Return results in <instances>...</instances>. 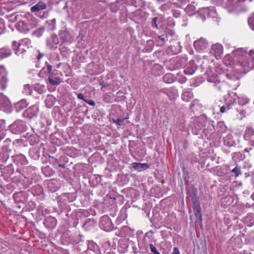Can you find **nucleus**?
Segmentation results:
<instances>
[{
  "label": "nucleus",
  "instance_id": "obj_55",
  "mask_svg": "<svg viewBox=\"0 0 254 254\" xmlns=\"http://www.w3.org/2000/svg\"><path fill=\"white\" fill-rule=\"evenodd\" d=\"M218 126L222 128V131L224 132L226 130L227 127L225 125L223 122H220L218 123Z\"/></svg>",
  "mask_w": 254,
  "mask_h": 254
},
{
  "label": "nucleus",
  "instance_id": "obj_21",
  "mask_svg": "<svg viewBox=\"0 0 254 254\" xmlns=\"http://www.w3.org/2000/svg\"><path fill=\"white\" fill-rule=\"evenodd\" d=\"M43 144L41 143L40 146L32 147L30 148L29 154L31 158L34 160H38L40 157V147Z\"/></svg>",
  "mask_w": 254,
  "mask_h": 254
},
{
  "label": "nucleus",
  "instance_id": "obj_15",
  "mask_svg": "<svg viewBox=\"0 0 254 254\" xmlns=\"http://www.w3.org/2000/svg\"><path fill=\"white\" fill-rule=\"evenodd\" d=\"M234 56L237 58L238 60L242 64V62H246L248 58L247 51L242 48L238 49L233 52Z\"/></svg>",
  "mask_w": 254,
  "mask_h": 254
},
{
  "label": "nucleus",
  "instance_id": "obj_23",
  "mask_svg": "<svg viewBox=\"0 0 254 254\" xmlns=\"http://www.w3.org/2000/svg\"><path fill=\"white\" fill-rule=\"evenodd\" d=\"M1 172L4 180H6L9 179L13 173L14 169L11 165H8L2 168Z\"/></svg>",
  "mask_w": 254,
  "mask_h": 254
},
{
  "label": "nucleus",
  "instance_id": "obj_37",
  "mask_svg": "<svg viewBox=\"0 0 254 254\" xmlns=\"http://www.w3.org/2000/svg\"><path fill=\"white\" fill-rule=\"evenodd\" d=\"M187 13L190 15L192 16L195 13V7L192 4H189L185 9Z\"/></svg>",
  "mask_w": 254,
  "mask_h": 254
},
{
  "label": "nucleus",
  "instance_id": "obj_11",
  "mask_svg": "<svg viewBox=\"0 0 254 254\" xmlns=\"http://www.w3.org/2000/svg\"><path fill=\"white\" fill-rule=\"evenodd\" d=\"M164 22L165 18L163 16L159 15L151 18L150 24L153 29H160L163 28Z\"/></svg>",
  "mask_w": 254,
  "mask_h": 254
},
{
  "label": "nucleus",
  "instance_id": "obj_48",
  "mask_svg": "<svg viewBox=\"0 0 254 254\" xmlns=\"http://www.w3.org/2000/svg\"><path fill=\"white\" fill-rule=\"evenodd\" d=\"M245 221V222H254V214L249 213L246 216Z\"/></svg>",
  "mask_w": 254,
  "mask_h": 254
},
{
  "label": "nucleus",
  "instance_id": "obj_60",
  "mask_svg": "<svg viewBox=\"0 0 254 254\" xmlns=\"http://www.w3.org/2000/svg\"><path fill=\"white\" fill-rule=\"evenodd\" d=\"M56 19H53L51 20V27L50 28L52 30H55V28H56Z\"/></svg>",
  "mask_w": 254,
  "mask_h": 254
},
{
  "label": "nucleus",
  "instance_id": "obj_7",
  "mask_svg": "<svg viewBox=\"0 0 254 254\" xmlns=\"http://www.w3.org/2000/svg\"><path fill=\"white\" fill-rule=\"evenodd\" d=\"M242 66L246 71L254 69V49L249 51L248 58H246V62H242Z\"/></svg>",
  "mask_w": 254,
  "mask_h": 254
},
{
  "label": "nucleus",
  "instance_id": "obj_22",
  "mask_svg": "<svg viewBox=\"0 0 254 254\" xmlns=\"http://www.w3.org/2000/svg\"><path fill=\"white\" fill-rule=\"evenodd\" d=\"M62 43H69L72 41L71 36L66 30L61 31L59 34Z\"/></svg>",
  "mask_w": 254,
  "mask_h": 254
},
{
  "label": "nucleus",
  "instance_id": "obj_50",
  "mask_svg": "<svg viewBox=\"0 0 254 254\" xmlns=\"http://www.w3.org/2000/svg\"><path fill=\"white\" fill-rule=\"evenodd\" d=\"M232 172L234 174L236 177H238L241 173L240 168L236 166L232 170Z\"/></svg>",
  "mask_w": 254,
  "mask_h": 254
},
{
  "label": "nucleus",
  "instance_id": "obj_39",
  "mask_svg": "<svg viewBox=\"0 0 254 254\" xmlns=\"http://www.w3.org/2000/svg\"><path fill=\"white\" fill-rule=\"evenodd\" d=\"M190 108L191 110V111L194 113L200 108V105L199 103L198 100H193L190 105Z\"/></svg>",
  "mask_w": 254,
  "mask_h": 254
},
{
  "label": "nucleus",
  "instance_id": "obj_43",
  "mask_svg": "<svg viewBox=\"0 0 254 254\" xmlns=\"http://www.w3.org/2000/svg\"><path fill=\"white\" fill-rule=\"evenodd\" d=\"M163 80L167 83H171L174 81V77L171 73L166 74L163 77Z\"/></svg>",
  "mask_w": 254,
  "mask_h": 254
},
{
  "label": "nucleus",
  "instance_id": "obj_32",
  "mask_svg": "<svg viewBox=\"0 0 254 254\" xmlns=\"http://www.w3.org/2000/svg\"><path fill=\"white\" fill-rule=\"evenodd\" d=\"M225 77H227L228 79H232V77L230 76V75L228 73H220L219 74H217L216 79L214 81H212L213 82L216 83H219L221 81H225Z\"/></svg>",
  "mask_w": 254,
  "mask_h": 254
},
{
  "label": "nucleus",
  "instance_id": "obj_54",
  "mask_svg": "<svg viewBox=\"0 0 254 254\" xmlns=\"http://www.w3.org/2000/svg\"><path fill=\"white\" fill-rule=\"evenodd\" d=\"M172 13L173 15L176 18H178L181 15L180 11L177 9L172 10Z\"/></svg>",
  "mask_w": 254,
  "mask_h": 254
},
{
  "label": "nucleus",
  "instance_id": "obj_20",
  "mask_svg": "<svg viewBox=\"0 0 254 254\" xmlns=\"http://www.w3.org/2000/svg\"><path fill=\"white\" fill-rule=\"evenodd\" d=\"M11 158L14 163L17 165H26L28 164V161L26 157L22 154L11 155Z\"/></svg>",
  "mask_w": 254,
  "mask_h": 254
},
{
  "label": "nucleus",
  "instance_id": "obj_46",
  "mask_svg": "<svg viewBox=\"0 0 254 254\" xmlns=\"http://www.w3.org/2000/svg\"><path fill=\"white\" fill-rule=\"evenodd\" d=\"M24 92L27 95H31L32 93V89L31 86H30L29 84L25 85Z\"/></svg>",
  "mask_w": 254,
  "mask_h": 254
},
{
  "label": "nucleus",
  "instance_id": "obj_38",
  "mask_svg": "<svg viewBox=\"0 0 254 254\" xmlns=\"http://www.w3.org/2000/svg\"><path fill=\"white\" fill-rule=\"evenodd\" d=\"M212 50L215 54L220 55L223 53V46L221 44L217 43L212 46Z\"/></svg>",
  "mask_w": 254,
  "mask_h": 254
},
{
  "label": "nucleus",
  "instance_id": "obj_6",
  "mask_svg": "<svg viewBox=\"0 0 254 254\" xmlns=\"http://www.w3.org/2000/svg\"><path fill=\"white\" fill-rule=\"evenodd\" d=\"M27 127L24 122L22 120H17L9 126L10 131L14 134H20L25 132Z\"/></svg>",
  "mask_w": 254,
  "mask_h": 254
},
{
  "label": "nucleus",
  "instance_id": "obj_27",
  "mask_svg": "<svg viewBox=\"0 0 254 254\" xmlns=\"http://www.w3.org/2000/svg\"><path fill=\"white\" fill-rule=\"evenodd\" d=\"M46 8V4L43 1H39L36 5L33 6L31 8L32 12L39 11L41 10L45 9Z\"/></svg>",
  "mask_w": 254,
  "mask_h": 254
},
{
  "label": "nucleus",
  "instance_id": "obj_28",
  "mask_svg": "<svg viewBox=\"0 0 254 254\" xmlns=\"http://www.w3.org/2000/svg\"><path fill=\"white\" fill-rule=\"evenodd\" d=\"M49 83L52 85H59L62 81V79L59 77H55L52 73L48 78Z\"/></svg>",
  "mask_w": 254,
  "mask_h": 254
},
{
  "label": "nucleus",
  "instance_id": "obj_36",
  "mask_svg": "<svg viewBox=\"0 0 254 254\" xmlns=\"http://www.w3.org/2000/svg\"><path fill=\"white\" fill-rule=\"evenodd\" d=\"M100 228L106 232H110L114 229L113 223H101Z\"/></svg>",
  "mask_w": 254,
  "mask_h": 254
},
{
  "label": "nucleus",
  "instance_id": "obj_59",
  "mask_svg": "<svg viewBox=\"0 0 254 254\" xmlns=\"http://www.w3.org/2000/svg\"><path fill=\"white\" fill-rule=\"evenodd\" d=\"M227 199V202L229 203V205L231 204L232 201H233V199L231 196H226L224 198V200H225Z\"/></svg>",
  "mask_w": 254,
  "mask_h": 254
},
{
  "label": "nucleus",
  "instance_id": "obj_18",
  "mask_svg": "<svg viewBox=\"0 0 254 254\" xmlns=\"http://www.w3.org/2000/svg\"><path fill=\"white\" fill-rule=\"evenodd\" d=\"M212 12L208 7L200 8L197 10V17L203 21L210 16Z\"/></svg>",
  "mask_w": 254,
  "mask_h": 254
},
{
  "label": "nucleus",
  "instance_id": "obj_64",
  "mask_svg": "<svg viewBox=\"0 0 254 254\" xmlns=\"http://www.w3.org/2000/svg\"><path fill=\"white\" fill-rule=\"evenodd\" d=\"M77 97L78 99H80V100H83L84 102H85V100H86L85 98H84V96L83 95V94L82 93H78L77 94Z\"/></svg>",
  "mask_w": 254,
  "mask_h": 254
},
{
  "label": "nucleus",
  "instance_id": "obj_41",
  "mask_svg": "<svg viewBox=\"0 0 254 254\" xmlns=\"http://www.w3.org/2000/svg\"><path fill=\"white\" fill-rule=\"evenodd\" d=\"M44 31H45L44 27H40L33 32L32 35L36 37L39 38L43 35Z\"/></svg>",
  "mask_w": 254,
  "mask_h": 254
},
{
  "label": "nucleus",
  "instance_id": "obj_34",
  "mask_svg": "<svg viewBox=\"0 0 254 254\" xmlns=\"http://www.w3.org/2000/svg\"><path fill=\"white\" fill-rule=\"evenodd\" d=\"M27 141L31 145H35L39 142L40 138L36 134H32L27 138Z\"/></svg>",
  "mask_w": 254,
  "mask_h": 254
},
{
  "label": "nucleus",
  "instance_id": "obj_3",
  "mask_svg": "<svg viewBox=\"0 0 254 254\" xmlns=\"http://www.w3.org/2000/svg\"><path fill=\"white\" fill-rule=\"evenodd\" d=\"M200 64V67L202 71H204L205 73L208 76H213V68L214 64L212 60H209L205 57L197 61Z\"/></svg>",
  "mask_w": 254,
  "mask_h": 254
},
{
  "label": "nucleus",
  "instance_id": "obj_5",
  "mask_svg": "<svg viewBox=\"0 0 254 254\" xmlns=\"http://www.w3.org/2000/svg\"><path fill=\"white\" fill-rule=\"evenodd\" d=\"M13 198L15 203V208L17 211L23 210L25 204L27 201V198L25 194L22 191L14 193Z\"/></svg>",
  "mask_w": 254,
  "mask_h": 254
},
{
  "label": "nucleus",
  "instance_id": "obj_17",
  "mask_svg": "<svg viewBox=\"0 0 254 254\" xmlns=\"http://www.w3.org/2000/svg\"><path fill=\"white\" fill-rule=\"evenodd\" d=\"M195 49L198 51L205 49L208 46V43L205 39L203 38L195 41L193 44Z\"/></svg>",
  "mask_w": 254,
  "mask_h": 254
},
{
  "label": "nucleus",
  "instance_id": "obj_63",
  "mask_svg": "<svg viewBox=\"0 0 254 254\" xmlns=\"http://www.w3.org/2000/svg\"><path fill=\"white\" fill-rule=\"evenodd\" d=\"M172 254H180L179 249L177 247L174 248Z\"/></svg>",
  "mask_w": 254,
  "mask_h": 254
},
{
  "label": "nucleus",
  "instance_id": "obj_42",
  "mask_svg": "<svg viewBox=\"0 0 254 254\" xmlns=\"http://www.w3.org/2000/svg\"><path fill=\"white\" fill-rule=\"evenodd\" d=\"M185 59L184 58H177L176 61L175 63V66L177 68H181L184 66H185L186 63H185Z\"/></svg>",
  "mask_w": 254,
  "mask_h": 254
},
{
  "label": "nucleus",
  "instance_id": "obj_4",
  "mask_svg": "<svg viewBox=\"0 0 254 254\" xmlns=\"http://www.w3.org/2000/svg\"><path fill=\"white\" fill-rule=\"evenodd\" d=\"M246 0H228L226 5L228 8L229 12H239L242 11H245L246 8L244 6V2ZM253 0H249L252 1Z\"/></svg>",
  "mask_w": 254,
  "mask_h": 254
},
{
  "label": "nucleus",
  "instance_id": "obj_47",
  "mask_svg": "<svg viewBox=\"0 0 254 254\" xmlns=\"http://www.w3.org/2000/svg\"><path fill=\"white\" fill-rule=\"evenodd\" d=\"M46 64H47V67L46 68L45 67H44L43 68H42V69L40 71V73H42L43 72H48V73H51V72L52 70V69H53V66L47 63Z\"/></svg>",
  "mask_w": 254,
  "mask_h": 254
},
{
  "label": "nucleus",
  "instance_id": "obj_14",
  "mask_svg": "<svg viewBox=\"0 0 254 254\" xmlns=\"http://www.w3.org/2000/svg\"><path fill=\"white\" fill-rule=\"evenodd\" d=\"M236 99L231 97H228L225 104L220 108V111L224 113L228 111L233 109V107L236 105Z\"/></svg>",
  "mask_w": 254,
  "mask_h": 254
},
{
  "label": "nucleus",
  "instance_id": "obj_52",
  "mask_svg": "<svg viewBox=\"0 0 254 254\" xmlns=\"http://www.w3.org/2000/svg\"><path fill=\"white\" fill-rule=\"evenodd\" d=\"M45 222H55L57 220L55 217L49 215L45 217Z\"/></svg>",
  "mask_w": 254,
  "mask_h": 254
},
{
  "label": "nucleus",
  "instance_id": "obj_49",
  "mask_svg": "<svg viewBox=\"0 0 254 254\" xmlns=\"http://www.w3.org/2000/svg\"><path fill=\"white\" fill-rule=\"evenodd\" d=\"M249 100L247 98H239V104L241 106H244L248 103Z\"/></svg>",
  "mask_w": 254,
  "mask_h": 254
},
{
  "label": "nucleus",
  "instance_id": "obj_53",
  "mask_svg": "<svg viewBox=\"0 0 254 254\" xmlns=\"http://www.w3.org/2000/svg\"><path fill=\"white\" fill-rule=\"evenodd\" d=\"M149 247L150 248L151 252L153 253L154 254H160V253L156 248V247L152 244H150L149 245Z\"/></svg>",
  "mask_w": 254,
  "mask_h": 254
},
{
  "label": "nucleus",
  "instance_id": "obj_29",
  "mask_svg": "<svg viewBox=\"0 0 254 254\" xmlns=\"http://www.w3.org/2000/svg\"><path fill=\"white\" fill-rule=\"evenodd\" d=\"M56 99L52 95H48L45 101L46 106L48 108H52L55 104Z\"/></svg>",
  "mask_w": 254,
  "mask_h": 254
},
{
  "label": "nucleus",
  "instance_id": "obj_30",
  "mask_svg": "<svg viewBox=\"0 0 254 254\" xmlns=\"http://www.w3.org/2000/svg\"><path fill=\"white\" fill-rule=\"evenodd\" d=\"M193 97V94L191 91H186L182 94V99L185 102H189Z\"/></svg>",
  "mask_w": 254,
  "mask_h": 254
},
{
  "label": "nucleus",
  "instance_id": "obj_44",
  "mask_svg": "<svg viewBox=\"0 0 254 254\" xmlns=\"http://www.w3.org/2000/svg\"><path fill=\"white\" fill-rule=\"evenodd\" d=\"M119 0H117L115 2H113L110 5V9L113 12H116L119 9L118 5Z\"/></svg>",
  "mask_w": 254,
  "mask_h": 254
},
{
  "label": "nucleus",
  "instance_id": "obj_61",
  "mask_svg": "<svg viewBox=\"0 0 254 254\" xmlns=\"http://www.w3.org/2000/svg\"><path fill=\"white\" fill-rule=\"evenodd\" d=\"M85 102L86 103H87V104H88L89 105H91V106H94L95 105V102L93 100H87V99H86L85 100Z\"/></svg>",
  "mask_w": 254,
  "mask_h": 254
},
{
  "label": "nucleus",
  "instance_id": "obj_2",
  "mask_svg": "<svg viewBox=\"0 0 254 254\" xmlns=\"http://www.w3.org/2000/svg\"><path fill=\"white\" fill-rule=\"evenodd\" d=\"M192 193L190 194L193 205V210L194 213L195 218L194 222H201V208L200 206V203L198 198L196 197L197 193V190L196 188H193L192 190Z\"/></svg>",
  "mask_w": 254,
  "mask_h": 254
},
{
  "label": "nucleus",
  "instance_id": "obj_31",
  "mask_svg": "<svg viewBox=\"0 0 254 254\" xmlns=\"http://www.w3.org/2000/svg\"><path fill=\"white\" fill-rule=\"evenodd\" d=\"M10 104V103L8 98L2 93H0V105L2 107H8Z\"/></svg>",
  "mask_w": 254,
  "mask_h": 254
},
{
  "label": "nucleus",
  "instance_id": "obj_33",
  "mask_svg": "<svg viewBox=\"0 0 254 254\" xmlns=\"http://www.w3.org/2000/svg\"><path fill=\"white\" fill-rule=\"evenodd\" d=\"M254 135V130L253 128L247 127L244 134L245 140H250L251 137Z\"/></svg>",
  "mask_w": 254,
  "mask_h": 254
},
{
  "label": "nucleus",
  "instance_id": "obj_10",
  "mask_svg": "<svg viewBox=\"0 0 254 254\" xmlns=\"http://www.w3.org/2000/svg\"><path fill=\"white\" fill-rule=\"evenodd\" d=\"M12 47L15 54L19 57L23 58L26 56L27 51L26 49L22 47V45L17 41H14L12 43Z\"/></svg>",
  "mask_w": 254,
  "mask_h": 254
},
{
  "label": "nucleus",
  "instance_id": "obj_58",
  "mask_svg": "<svg viewBox=\"0 0 254 254\" xmlns=\"http://www.w3.org/2000/svg\"><path fill=\"white\" fill-rule=\"evenodd\" d=\"M100 85L102 86V88H104L110 86L111 83L103 80L100 82Z\"/></svg>",
  "mask_w": 254,
  "mask_h": 254
},
{
  "label": "nucleus",
  "instance_id": "obj_19",
  "mask_svg": "<svg viewBox=\"0 0 254 254\" xmlns=\"http://www.w3.org/2000/svg\"><path fill=\"white\" fill-rule=\"evenodd\" d=\"M197 67L198 66L195 62L193 60H191L184 69V72L185 74L192 75L196 71Z\"/></svg>",
  "mask_w": 254,
  "mask_h": 254
},
{
  "label": "nucleus",
  "instance_id": "obj_1",
  "mask_svg": "<svg viewBox=\"0 0 254 254\" xmlns=\"http://www.w3.org/2000/svg\"><path fill=\"white\" fill-rule=\"evenodd\" d=\"M192 121L190 123V127L194 134L197 135L202 127L206 125L207 119L205 115H200L199 117H194L192 118Z\"/></svg>",
  "mask_w": 254,
  "mask_h": 254
},
{
  "label": "nucleus",
  "instance_id": "obj_26",
  "mask_svg": "<svg viewBox=\"0 0 254 254\" xmlns=\"http://www.w3.org/2000/svg\"><path fill=\"white\" fill-rule=\"evenodd\" d=\"M28 104L25 99H22L20 101L16 103L15 105V111L19 112L28 106Z\"/></svg>",
  "mask_w": 254,
  "mask_h": 254
},
{
  "label": "nucleus",
  "instance_id": "obj_57",
  "mask_svg": "<svg viewBox=\"0 0 254 254\" xmlns=\"http://www.w3.org/2000/svg\"><path fill=\"white\" fill-rule=\"evenodd\" d=\"M6 135V130L0 131V141L4 139Z\"/></svg>",
  "mask_w": 254,
  "mask_h": 254
},
{
  "label": "nucleus",
  "instance_id": "obj_51",
  "mask_svg": "<svg viewBox=\"0 0 254 254\" xmlns=\"http://www.w3.org/2000/svg\"><path fill=\"white\" fill-rule=\"evenodd\" d=\"M126 118L124 119H113V122L114 123H116L117 125L119 126H122L123 125V122Z\"/></svg>",
  "mask_w": 254,
  "mask_h": 254
},
{
  "label": "nucleus",
  "instance_id": "obj_16",
  "mask_svg": "<svg viewBox=\"0 0 254 254\" xmlns=\"http://www.w3.org/2000/svg\"><path fill=\"white\" fill-rule=\"evenodd\" d=\"M7 71L3 65H0V76L1 79L0 80L1 84V88L4 90L6 87L8 78L6 77Z\"/></svg>",
  "mask_w": 254,
  "mask_h": 254
},
{
  "label": "nucleus",
  "instance_id": "obj_56",
  "mask_svg": "<svg viewBox=\"0 0 254 254\" xmlns=\"http://www.w3.org/2000/svg\"><path fill=\"white\" fill-rule=\"evenodd\" d=\"M5 121L0 120V131L1 130H6L5 129Z\"/></svg>",
  "mask_w": 254,
  "mask_h": 254
},
{
  "label": "nucleus",
  "instance_id": "obj_25",
  "mask_svg": "<svg viewBox=\"0 0 254 254\" xmlns=\"http://www.w3.org/2000/svg\"><path fill=\"white\" fill-rule=\"evenodd\" d=\"M12 54L11 50L7 47H3L0 49V60L10 56Z\"/></svg>",
  "mask_w": 254,
  "mask_h": 254
},
{
  "label": "nucleus",
  "instance_id": "obj_45",
  "mask_svg": "<svg viewBox=\"0 0 254 254\" xmlns=\"http://www.w3.org/2000/svg\"><path fill=\"white\" fill-rule=\"evenodd\" d=\"M248 21L251 29L254 30V12L248 18Z\"/></svg>",
  "mask_w": 254,
  "mask_h": 254
},
{
  "label": "nucleus",
  "instance_id": "obj_12",
  "mask_svg": "<svg viewBox=\"0 0 254 254\" xmlns=\"http://www.w3.org/2000/svg\"><path fill=\"white\" fill-rule=\"evenodd\" d=\"M59 39L56 34H52L48 37L46 41L47 47L50 50H54L58 48V45L59 44Z\"/></svg>",
  "mask_w": 254,
  "mask_h": 254
},
{
  "label": "nucleus",
  "instance_id": "obj_13",
  "mask_svg": "<svg viewBox=\"0 0 254 254\" xmlns=\"http://www.w3.org/2000/svg\"><path fill=\"white\" fill-rule=\"evenodd\" d=\"M160 92L165 94L171 100L176 99L178 96L177 89L174 87L169 88H163L160 90Z\"/></svg>",
  "mask_w": 254,
  "mask_h": 254
},
{
  "label": "nucleus",
  "instance_id": "obj_9",
  "mask_svg": "<svg viewBox=\"0 0 254 254\" xmlns=\"http://www.w3.org/2000/svg\"><path fill=\"white\" fill-rule=\"evenodd\" d=\"M12 149L8 145H3L0 150V162L4 163L7 161L12 155Z\"/></svg>",
  "mask_w": 254,
  "mask_h": 254
},
{
  "label": "nucleus",
  "instance_id": "obj_8",
  "mask_svg": "<svg viewBox=\"0 0 254 254\" xmlns=\"http://www.w3.org/2000/svg\"><path fill=\"white\" fill-rule=\"evenodd\" d=\"M39 113V107L34 105L27 109L23 113V117L29 120L36 118Z\"/></svg>",
  "mask_w": 254,
  "mask_h": 254
},
{
  "label": "nucleus",
  "instance_id": "obj_40",
  "mask_svg": "<svg viewBox=\"0 0 254 254\" xmlns=\"http://www.w3.org/2000/svg\"><path fill=\"white\" fill-rule=\"evenodd\" d=\"M168 35L166 33L163 34L162 35L159 36L158 37V43L160 42V44H159L160 46H163L166 42V41L168 40Z\"/></svg>",
  "mask_w": 254,
  "mask_h": 254
},
{
  "label": "nucleus",
  "instance_id": "obj_24",
  "mask_svg": "<svg viewBox=\"0 0 254 254\" xmlns=\"http://www.w3.org/2000/svg\"><path fill=\"white\" fill-rule=\"evenodd\" d=\"M132 168L139 172L146 170L150 168V165L147 163H132L131 164Z\"/></svg>",
  "mask_w": 254,
  "mask_h": 254
},
{
  "label": "nucleus",
  "instance_id": "obj_35",
  "mask_svg": "<svg viewBox=\"0 0 254 254\" xmlns=\"http://www.w3.org/2000/svg\"><path fill=\"white\" fill-rule=\"evenodd\" d=\"M224 144L229 147L232 146L234 144V141L233 140V136L229 134L226 136L224 138Z\"/></svg>",
  "mask_w": 254,
  "mask_h": 254
},
{
  "label": "nucleus",
  "instance_id": "obj_62",
  "mask_svg": "<svg viewBox=\"0 0 254 254\" xmlns=\"http://www.w3.org/2000/svg\"><path fill=\"white\" fill-rule=\"evenodd\" d=\"M11 140L9 138H6L5 140L4 141V145H8V147H9V144L11 143Z\"/></svg>",
  "mask_w": 254,
  "mask_h": 254
}]
</instances>
